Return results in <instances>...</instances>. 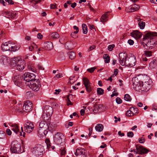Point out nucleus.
Instances as JSON below:
<instances>
[{
    "label": "nucleus",
    "instance_id": "obj_64",
    "mask_svg": "<svg viewBox=\"0 0 157 157\" xmlns=\"http://www.w3.org/2000/svg\"><path fill=\"white\" fill-rule=\"evenodd\" d=\"M118 94V93L117 92H115V91L113 92L112 94L111 95V97H113L114 96H117Z\"/></svg>",
    "mask_w": 157,
    "mask_h": 157
},
{
    "label": "nucleus",
    "instance_id": "obj_35",
    "mask_svg": "<svg viewBox=\"0 0 157 157\" xmlns=\"http://www.w3.org/2000/svg\"><path fill=\"white\" fill-rule=\"evenodd\" d=\"M138 21H139L138 25L140 28L141 29H144L145 25V22L142 21L140 19V20H138Z\"/></svg>",
    "mask_w": 157,
    "mask_h": 157
},
{
    "label": "nucleus",
    "instance_id": "obj_56",
    "mask_svg": "<svg viewBox=\"0 0 157 157\" xmlns=\"http://www.w3.org/2000/svg\"><path fill=\"white\" fill-rule=\"evenodd\" d=\"M145 140L144 138L142 137L141 138H139L138 140L139 142L140 143H144L145 142Z\"/></svg>",
    "mask_w": 157,
    "mask_h": 157
},
{
    "label": "nucleus",
    "instance_id": "obj_3",
    "mask_svg": "<svg viewBox=\"0 0 157 157\" xmlns=\"http://www.w3.org/2000/svg\"><path fill=\"white\" fill-rule=\"evenodd\" d=\"M12 65L13 66L18 70L21 71L24 69L25 62L22 61L20 57L13 58L11 61Z\"/></svg>",
    "mask_w": 157,
    "mask_h": 157
},
{
    "label": "nucleus",
    "instance_id": "obj_17",
    "mask_svg": "<svg viewBox=\"0 0 157 157\" xmlns=\"http://www.w3.org/2000/svg\"><path fill=\"white\" fill-rule=\"evenodd\" d=\"M136 151L139 152L138 154H145L148 153L149 150L141 146H136Z\"/></svg>",
    "mask_w": 157,
    "mask_h": 157
},
{
    "label": "nucleus",
    "instance_id": "obj_51",
    "mask_svg": "<svg viewBox=\"0 0 157 157\" xmlns=\"http://www.w3.org/2000/svg\"><path fill=\"white\" fill-rule=\"evenodd\" d=\"M96 68L95 67H92L90 68H89L87 69V71H89L90 73H93L94 70L96 69Z\"/></svg>",
    "mask_w": 157,
    "mask_h": 157
},
{
    "label": "nucleus",
    "instance_id": "obj_60",
    "mask_svg": "<svg viewBox=\"0 0 157 157\" xmlns=\"http://www.w3.org/2000/svg\"><path fill=\"white\" fill-rule=\"evenodd\" d=\"M118 73V70L117 69H114V74L113 75L115 76H116Z\"/></svg>",
    "mask_w": 157,
    "mask_h": 157
},
{
    "label": "nucleus",
    "instance_id": "obj_33",
    "mask_svg": "<svg viewBox=\"0 0 157 157\" xmlns=\"http://www.w3.org/2000/svg\"><path fill=\"white\" fill-rule=\"evenodd\" d=\"M103 128V126L101 124H97L95 127V129L96 131L98 132H101Z\"/></svg>",
    "mask_w": 157,
    "mask_h": 157
},
{
    "label": "nucleus",
    "instance_id": "obj_5",
    "mask_svg": "<svg viewBox=\"0 0 157 157\" xmlns=\"http://www.w3.org/2000/svg\"><path fill=\"white\" fill-rule=\"evenodd\" d=\"M32 153L36 156L42 155L44 151L43 146L40 144H37L31 149Z\"/></svg>",
    "mask_w": 157,
    "mask_h": 157
},
{
    "label": "nucleus",
    "instance_id": "obj_38",
    "mask_svg": "<svg viewBox=\"0 0 157 157\" xmlns=\"http://www.w3.org/2000/svg\"><path fill=\"white\" fill-rule=\"evenodd\" d=\"M69 58L71 59H74L76 56V54L75 52H71L69 53L68 54Z\"/></svg>",
    "mask_w": 157,
    "mask_h": 157
},
{
    "label": "nucleus",
    "instance_id": "obj_8",
    "mask_svg": "<svg viewBox=\"0 0 157 157\" xmlns=\"http://www.w3.org/2000/svg\"><path fill=\"white\" fill-rule=\"evenodd\" d=\"M64 136L61 132L56 133L54 137V142L58 145L60 144L65 139Z\"/></svg>",
    "mask_w": 157,
    "mask_h": 157
},
{
    "label": "nucleus",
    "instance_id": "obj_29",
    "mask_svg": "<svg viewBox=\"0 0 157 157\" xmlns=\"http://www.w3.org/2000/svg\"><path fill=\"white\" fill-rule=\"evenodd\" d=\"M11 129L16 134L19 131V127L17 124H12Z\"/></svg>",
    "mask_w": 157,
    "mask_h": 157
},
{
    "label": "nucleus",
    "instance_id": "obj_31",
    "mask_svg": "<svg viewBox=\"0 0 157 157\" xmlns=\"http://www.w3.org/2000/svg\"><path fill=\"white\" fill-rule=\"evenodd\" d=\"M59 35L56 32H54L49 35V36L51 38L53 39H57L59 37Z\"/></svg>",
    "mask_w": 157,
    "mask_h": 157
},
{
    "label": "nucleus",
    "instance_id": "obj_14",
    "mask_svg": "<svg viewBox=\"0 0 157 157\" xmlns=\"http://www.w3.org/2000/svg\"><path fill=\"white\" fill-rule=\"evenodd\" d=\"M12 42L9 41L3 43L2 45V50L3 51L11 50V47H12Z\"/></svg>",
    "mask_w": 157,
    "mask_h": 157
},
{
    "label": "nucleus",
    "instance_id": "obj_53",
    "mask_svg": "<svg viewBox=\"0 0 157 157\" xmlns=\"http://www.w3.org/2000/svg\"><path fill=\"white\" fill-rule=\"evenodd\" d=\"M63 77V75L62 74L59 73L58 74L56 75L54 77V78L55 79L58 78Z\"/></svg>",
    "mask_w": 157,
    "mask_h": 157
},
{
    "label": "nucleus",
    "instance_id": "obj_41",
    "mask_svg": "<svg viewBox=\"0 0 157 157\" xmlns=\"http://www.w3.org/2000/svg\"><path fill=\"white\" fill-rule=\"evenodd\" d=\"M97 91L98 95H102L104 93V90L101 88H98Z\"/></svg>",
    "mask_w": 157,
    "mask_h": 157
},
{
    "label": "nucleus",
    "instance_id": "obj_39",
    "mask_svg": "<svg viewBox=\"0 0 157 157\" xmlns=\"http://www.w3.org/2000/svg\"><path fill=\"white\" fill-rule=\"evenodd\" d=\"M82 28L83 33L84 34H86L87 33L88 30L87 28L86 25L85 24H83L82 25Z\"/></svg>",
    "mask_w": 157,
    "mask_h": 157
},
{
    "label": "nucleus",
    "instance_id": "obj_10",
    "mask_svg": "<svg viewBox=\"0 0 157 157\" xmlns=\"http://www.w3.org/2000/svg\"><path fill=\"white\" fill-rule=\"evenodd\" d=\"M33 106L32 103L31 101H27L24 104L22 110L26 112H29L31 110Z\"/></svg>",
    "mask_w": 157,
    "mask_h": 157
},
{
    "label": "nucleus",
    "instance_id": "obj_45",
    "mask_svg": "<svg viewBox=\"0 0 157 157\" xmlns=\"http://www.w3.org/2000/svg\"><path fill=\"white\" fill-rule=\"evenodd\" d=\"M75 77L74 76H70L69 78V81L68 82V83H70L71 84H73L75 82V81L74 79L75 78Z\"/></svg>",
    "mask_w": 157,
    "mask_h": 157
},
{
    "label": "nucleus",
    "instance_id": "obj_34",
    "mask_svg": "<svg viewBox=\"0 0 157 157\" xmlns=\"http://www.w3.org/2000/svg\"><path fill=\"white\" fill-rule=\"evenodd\" d=\"M131 111L133 113L134 115H136L139 113V110L136 107H131Z\"/></svg>",
    "mask_w": 157,
    "mask_h": 157
},
{
    "label": "nucleus",
    "instance_id": "obj_28",
    "mask_svg": "<svg viewBox=\"0 0 157 157\" xmlns=\"http://www.w3.org/2000/svg\"><path fill=\"white\" fill-rule=\"evenodd\" d=\"M21 105L20 104H18L17 105L16 107H15L13 109V110H14V111L17 113H22V110L21 109Z\"/></svg>",
    "mask_w": 157,
    "mask_h": 157
},
{
    "label": "nucleus",
    "instance_id": "obj_24",
    "mask_svg": "<svg viewBox=\"0 0 157 157\" xmlns=\"http://www.w3.org/2000/svg\"><path fill=\"white\" fill-rule=\"evenodd\" d=\"M149 67L151 69H154L157 67V59H152L149 63Z\"/></svg>",
    "mask_w": 157,
    "mask_h": 157
},
{
    "label": "nucleus",
    "instance_id": "obj_44",
    "mask_svg": "<svg viewBox=\"0 0 157 157\" xmlns=\"http://www.w3.org/2000/svg\"><path fill=\"white\" fill-rule=\"evenodd\" d=\"M25 96L28 98H30L33 97V94L30 91H28L26 92Z\"/></svg>",
    "mask_w": 157,
    "mask_h": 157
},
{
    "label": "nucleus",
    "instance_id": "obj_21",
    "mask_svg": "<svg viewBox=\"0 0 157 157\" xmlns=\"http://www.w3.org/2000/svg\"><path fill=\"white\" fill-rule=\"evenodd\" d=\"M48 129L39 128L37 131L38 136L40 137L45 136L48 133Z\"/></svg>",
    "mask_w": 157,
    "mask_h": 157
},
{
    "label": "nucleus",
    "instance_id": "obj_48",
    "mask_svg": "<svg viewBox=\"0 0 157 157\" xmlns=\"http://www.w3.org/2000/svg\"><path fill=\"white\" fill-rule=\"evenodd\" d=\"M5 133L2 131H0V139H3L5 138Z\"/></svg>",
    "mask_w": 157,
    "mask_h": 157
},
{
    "label": "nucleus",
    "instance_id": "obj_26",
    "mask_svg": "<svg viewBox=\"0 0 157 157\" xmlns=\"http://www.w3.org/2000/svg\"><path fill=\"white\" fill-rule=\"evenodd\" d=\"M108 12H106L102 15L100 19L101 22L104 23L108 20Z\"/></svg>",
    "mask_w": 157,
    "mask_h": 157
},
{
    "label": "nucleus",
    "instance_id": "obj_40",
    "mask_svg": "<svg viewBox=\"0 0 157 157\" xmlns=\"http://www.w3.org/2000/svg\"><path fill=\"white\" fill-rule=\"evenodd\" d=\"M83 81L85 87L87 86L90 85L89 81L87 78H83Z\"/></svg>",
    "mask_w": 157,
    "mask_h": 157
},
{
    "label": "nucleus",
    "instance_id": "obj_20",
    "mask_svg": "<svg viewBox=\"0 0 157 157\" xmlns=\"http://www.w3.org/2000/svg\"><path fill=\"white\" fill-rule=\"evenodd\" d=\"M142 81L140 82L142 83H146L147 84L152 83V81L150 79V77L147 75H144L142 77Z\"/></svg>",
    "mask_w": 157,
    "mask_h": 157
},
{
    "label": "nucleus",
    "instance_id": "obj_36",
    "mask_svg": "<svg viewBox=\"0 0 157 157\" xmlns=\"http://www.w3.org/2000/svg\"><path fill=\"white\" fill-rule=\"evenodd\" d=\"M103 58L105 59V63H109L110 59V57L108 54H104L103 56Z\"/></svg>",
    "mask_w": 157,
    "mask_h": 157
},
{
    "label": "nucleus",
    "instance_id": "obj_12",
    "mask_svg": "<svg viewBox=\"0 0 157 157\" xmlns=\"http://www.w3.org/2000/svg\"><path fill=\"white\" fill-rule=\"evenodd\" d=\"M15 84L19 87L22 85V79L21 76L19 75H15L13 79Z\"/></svg>",
    "mask_w": 157,
    "mask_h": 157
},
{
    "label": "nucleus",
    "instance_id": "obj_4",
    "mask_svg": "<svg viewBox=\"0 0 157 157\" xmlns=\"http://www.w3.org/2000/svg\"><path fill=\"white\" fill-rule=\"evenodd\" d=\"M10 150L12 153L15 154L21 153V149L20 144L17 141L13 142L11 145Z\"/></svg>",
    "mask_w": 157,
    "mask_h": 157
},
{
    "label": "nucleus",
    "instance_id": "obj_47",
    "mask_svg": "<svg viewBox=\"0 0 157 157\" xmlns=\"http://www.w3.org/2000/svg\"><path fill=\"white\" fill-rule=\"evenodd\" d=\"M115 46L114 44H113L109 45L108 47V49L109 51H112L113 49Z\"/></svg>",
    "mask_w": 157,
    "mask_h": 157
},
{
    "label": "nucleus",
    "instance_id": "obj_22",
    "mask_svg": "<svg viewBox=\"0 0 157 157\" xmlns=\"http://www.w3.org/2000/svg\"><path fill=\"white\" fill-rule=\"evenodd\" d=\"M131 36L136 39H139L142 36V34L139 31L136 30L131 33Z\"/></svg>",
    "mask_w": 157,
    "mask_h": 157
},
{
    "label": "nucleus",
    "instance_id": "obj_11",
    "mask_svg": "<svg viewBox=\"0 0 157 157\" xmlns=\"http://www.w3.org/2000/svg\"><path fill=\"white\" fill-rule=\"evenodd\" d=\"M24 126L25 132L29 133L32 131L34 127L33 123L30 121L26 122Z\"/></svg>",
    "mask_w": 157,
    "mask_h": 157
},
{
    "label": "nucleus",
    "instance_id": "obj_37",
    "mask_svg": "<svg viewBox=\"0 0 157 157\" xmlns=\"http://www.w3.org/2000/svg\"><path fill=\"white\" fill-rule=\"evenodd\" d=\"M73 29L74 30H76V31H74V32L72 33L71 35L72 36V37L74 38H75L76 37V36H74V34H77L78 31H79V28L78 27H77L76 26H74L73 27Z\"/></svg>",
    "mask_w": 157,
    "mask_h": 157
},
{
    "label": "nucleus",
    "instance_id": "obj_42",
    "mask_svg": "<svg viewBox=\"0 0 157 157\" xmlns=\"http://www.w3.org/2000/svg\"><path fill=\"white\" fill-rule=\"evenodd\" d=\"M124 100L127 101H130L132 100V98L128 94H126L124 95Z\"/></svg>",
    "mask_w": 157,
    "mask_h": 157
},
{
    "label": "nucleus",
    "instance_id": "obj_43",
    "mask_svg": "<svg viewBox=\"0 0 157 157\" xmlns=\"http://www.w3.org/2000/svg\"><path fill=\"white\" fill-rule=\"evenodd\" d=\"M20 48L19 46H13V44H12V47H11V51L14 52L18 50Z\"/></svg>",
    "mask_w": 157,
    "mask_h": 157
},
{
    "label": "nucleus",
    "instance_id": "obj_49",
    "mask_svg": "<svg viewBox=\"0 0 157 157\" xmlns=\"http://www.w3.org/2000/svg\"><path fill=\"white\" fill-rule=\"evenodd\" d=\"M86 91L89 93H90L92 91V89L90 85L87 86L85 87Z\"/></svg>",
    "mask_w": 157,
    "mask_h": 157
},
{
    "label": "nucleus",
    "instance_id": "obj_7",
    "mask_svg": "<svg viewBox=\"0 0 157 157\" xmlns=\"http://www.w3.org/2000/svg\"><path fill=\"white\" fill-rule=\"evenodd\" d=\"M35 75L34 74L27 72L24 74L22 77L23 81L25 82V84L27 82L31 83V82H33L35 80Z\"/></svg>",
    "mask_w": 157,
    "mask_h": 157
},
{
    "label": "nucleus",
    "instance_id": "obj_13",
    "mask_svg": "<svg viewBox=\"0 0 157 157\" xmlns=\"http://www.w3.org/2000/svg\"><path fill=\"white\" fill-rule=\"evenodd\" d=\"M127 54L125 53H121L119 54V60L120 63L122 66L124 65L126 66V63L127 60L126 59L127 58Z\"/></svg>",
    "mask_w": 157,
    "mask_h": 157
},
{
    "label": "nucleus",
    "instance_id": "obj_63",
    "mask_svg": "<svg viewBox=\"0 0 157 157\" xmlns=\"http://www.w3.org/2000/svg\"><path fill=\"white\" fill-rule=\"evenodd\" d=\"M61 91V90L60 89L58 90H56L55 92L54 93L55 94H59V92Z\"/></svg>",
    "mask_w": 157,
    "mask_h": 157
},
{
    "label": "nucleus",
    "instance_id": "obj_16",
    "mask_svg": "<svg viewBox=\"0 0 157 157\" xmlns=\"http://www.w3.org/2000/svg\"><path fill=\"white\" fill-rule=\"evenodd\" d=\"M3 15L8 18L14 19L16 16L15 12H12L8 11H4L3 12Z\"/></svg>",
    "mask_w": 157,
    "mask_h": 157
},
{
    "label": "nucleus",
    "instance_id": "obj_15",
    "mask_svg": "<svg viewBox=\"0 0 157 157\" xmlns=\"http://www.w3.org/2000/svg\"><path fill=\"white\" fill-rule=\"evenodd\" d=\"M140 9L138 5L135 4L126 8L125 10L128 13H131L137 11Z\"/></svg>",
    "mask_w": 157,
    "mask_h": 157
},
{
    "label": "nucleus",
    "instance_id": "obj_23",
    "mask_svg": "<svg viewBox=\"0 0 157 157\" xmlns=\"http://www.w3.org/2000/svg\"><path fill=\"white\" fill-rule=\"evenodd\" d=\"M44 46L45 49L47 50H50L53 48V44L50 41L45 42L44 44Z\"/></svg>",
    "mask_w": 157,
    "mask_h": 157
},
{
    "label": "nucleus",
    "instance_id": "obj_18",
    "mask_svg": "<svg viewBox=\"0 0 157 157\" xmlns=\"http://www.w3.org/2000/svg\"><path fill=\"white\" fill-rule=\"evenodd\" d=\"M136 62V59L134 56L130 57L127 60L126 66L132 67L135 65Z\"/></svg>",
    "mask_w": 157,
    "mask_h": 157
},
{
    "label": "nucleus",
    "instance_id": "obj_32",
    "mask_svg": "<svg viewBox=\"0 0 157 157\" xmlns=\"http://www.w3.org/2000/svg\"><path fill=\"white\" fill-rule=\"evenodd\" d=\"M73 44L71 42H67L65 44L66 48L71 50L73 48Z\"/></svg>",
    "mask_w": 157,
    "mask_h": 157
},
{
    "label": "nucleus",
    "instance_id": "obj_25",
    "mask_svg": "<svg viewBox=\"0 0 157 157\" xmlns=\"http://www.w3.org/2000/svg\"><path fill=\"white\" fill-rule=\"evenodd\" d=\"M103 105L101 104L97 105L95 104L94 106L93 111L94 113L101 111Z\"/></svg>",
    "mask_w": 157,
    "mask_h": 157
},
{
    "label": "nucleus",
    "instance_id": "obj_19",
    "mask_svg": "<svg viewBox=\"0 0 157 157\" xmlns=\"http://www.w3.org/2000/svg\"><path fill=\"white\" fill-rule=\"evenodd\" d=\"M10 59L6 56H0V63L3 64L7 65L9 64Z\"/></svg>",
    "mask_w": 157,
    "mask_h": 157
},
{
    "label": "nucleus",
    "instance_id": "obj_2",
    "mask_svg": "<svg viewBox=\"0 0 157 157\" xmlns=\"http://www.w3.org/2000/svg\"><path fill=\"white\" fill-rule=\"evenodd\" d=\"M152 86V83H142L141 82H139L137 84L133 83L134 88L136 91L140 92H146L148 91Z\"/></svg>",
    "mask_w": 157,
    "mask_h": 157
},
{
    "label": "nucleus",
    "instance_id": "obj_6",
    "mask_svg": "<svg viewBox=\"0 0 157 157\" xmlns=\"http://www.w3.org/2000/svg\"><path fill=\"white\" fill-rule=\"evenodd\" d=\"M26 85L28 86L32 90L36 92L39 90L41 86L40 83L35 82V80L33 82H27Z\"/></svg>",
    "mask_w": 157,
    "mask_h": 157
},
{
    "label": "nucleus",
    "instance_id": "obj_52",
    "mask_svg": "<svg viewBox=\"0 0 157 157\" xmlns=\"http://www.w3.org/2000/svg\"><path fill=\"white\" fill-rule=\"evenodd\" d=\"M69 95H67V105H72V104L71 103V101L69 98Z\"/></svg>",
    "mask_w": 157,
    "mask_h": 157
},
{
    "label": "nucleus",
    "instance_id": "obj_61",
    "mask_svg": "<svg viewBox=\"0 0 157 157\" xmlns=\"http://www.w3.org/2000/svg\"><path fill=\"white\" fill-rule=\"evenodd\" d=\"M134 41L131 39H129L128 40V43L130 45H132L134 44Z\"/></svg>",
    "mask_w": 157,
    "mask_h": 157
},
{
    "label": "nucleus",
    "instance_id": "obj_62",
    "mask_svg": "<svg viewBox=\"0 0 157 157\" xmlns=\"http://www.w3.org/2000/svg\"><path fill=\"white\" fill-rule=\"evenodd\" d=\"M37 38L40 39H41L43 38V36L40 33H38L37 35Z\"/></svg>",
    "mask_w": 157,
    "mask_h": 157
},
{
    "label": "nucleus",
    "instance_id": "obj_59",
    "mask_svg": "<svg viewBox=\"0 0 157 157\" xmlns=\"http://www.w3.org/2000/svg\"><path fill=\"white\" fill-rule=\"evenodd\" d=\"M5 1L11 5H13L14 4V2L12 0H5Z\"/></svg>",
    "mask_w": 157,
    "mask_h": 157
},
{
    "label": "nucleus",
    "instance_id": "obj_54",
    "mask_svg": "<svg viewBox=\"0 0 157 157\" xmlns=\"http://www.w3.org/2000/svg\"><path fill=\"white\" fill-rule=\"evenodd\" d=\"M134 135L133 133L132 132H129L127 133V136L129 137H132Z\"/></svg>",
    "mask_w": 157,
    "mask_h": 157
},
{
    "label": "nucleus",
    "instance_id": "obj_46",
    "mask_svg": "<svg viewBox=\"0 0 157 157\" xmlns=\"http://www.w3.org/2000/svg\"><path fill=\"white\" fill-rule=\"evenodd\" d=\"M126 115L127 116H128L130 117L134 115L132 113V112H131V111L130 108L129 110L127 111L126 113Z\"/></svg>",
    "mask_w": 157,
    "mask_h": 157
},
{
    "label": "nucleus",
    "instance_id": "obj_58",
    "mask_svg": "<svg viewBox=\"0 0 157 157\" xmlns=\"http://www.w3.org/2000/svg\"><path fill=\"white\" fill-rule=\"evenodd\" d=\"M37 67L40 70H44V67L40 64H38L37 66Z\"/></svg>",
    "mask_w": 157,
    "mask_h": 157
},
{
    "label": "nucleus",
    "instance_id": "obj_55",
    "mask_svg": "<svg viewBox=\"0 0 157 157\" xmlns=\"http://www.w3.org/2000/svg\"><path fill=\"white\" fill-rule=\"evenodd\" d=\"M116 101L118 104L121 103L122 102V100L119 98H117L116 99Z\"/></svg>",
    "mask_w": 157,
    "mask_h": 157
},
{
    "label": "nucleus",
    "instance_id": "obj_9",
    "mask_svg": "<svg viewBox=\"0 0 157 157\" xmlns=\"http://www.w3.org/2000/svg\"><path fill=\"white\" fill-rule=\"evenodd\" d=\"M75 154L76 157H86L87 156L86 151L83 148H77Z\"/></svg>",
    "mask_w": 157,
    "mask_h": 157
},
{
    "label": "nucleus",
    "instance_id": "obj_50",
    "mask_svg": "<svg viewBox=\"0 0 157 157\" xmlns=\"http://www.w3.org/2000/svg\"><path fill=\"white\" fill-rule=\"evenodd\" d=\"M145 54L147 56H150L152 55V52L151 51H145Z\"/></svg>",
    "mask_w": 157,
    "mask_h": 157
},
{
    "label": "nucleus",
    "instance_id": "obj_30",
    "mask_svg": "<svg viewBox=\"0 0 157 157\" xmlns=\"http://www.w3.org/2000/svg\"><path fill=\"white\" fill-rule=\"evenodd\" d=\"M45 142L47 144V147L48 149L51 148L52 150H53L55 148V147L54 146H51V143L49 139H46L45 140Z\"/></svg>",
    "mask_w": 157,
    "mask_h": 157
},
{
    "label": "nucleus",
    "instance_id": "obj_57",
    "mask_svg": "<svg viewBox=\"0 0 157 157\" xmlns=\"http://www.w3.org/2000/svg\"><path fill=\"white\" fill-rule=\"evenodd\" d=\"M95 48V46L94 45H92L90 47L88 50V51L89 52L90 51L93 50Z\"/></svg>",
    "mask_w": 157,
    "mask_h": 157
},
{
    "label": "nucleus",
    "instance_id": "obj_1",
    "mask_svg": "<svg viewBox=\"0 0 157 157\" xmlns=\"http://www.w3.org/2000/svg\"><path fill=\"white\" fill-rule=\"evenodd\" d=\"M157 36V33L154 32H148L144 36L143 45L146 49H151L157 44V41L154 38Z\"/></svg>",
    "mask_w": 157,
    "mask_h": 157
},
{
    "label": "nucleus",
    "instance_id": "obj_27",
    "mask_svg": "<svg viewBox=\"0 0 157 157\" xmlns=\"http://www.w3.org/2000/svg\"><path fill=\"white\" fill-rule=\"evenodd\" d=\"M39 128H41L48 129V126L47 124L45 121H41L39 124Z\"/></svg>",
    "mask_w": 157,
    "mask_h": 157
}]
</instances>
